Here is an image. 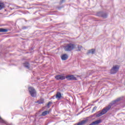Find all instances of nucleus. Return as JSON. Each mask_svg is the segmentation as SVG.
I'll use <instances>...</instances> for the list:
<instances>
[{
    "label": "nucleus",
    "mask_w": 125,
    "mask_h": 125,
    "mask_svg": "<svg viewBox=\"0 0 125 125\" xmlns=\"http://www.w3.org/2000/svg\"><path fill=\"white\" fill-rule=\"evenodd\" d=\"M44 102V100L43 99H41L39 101H38L36 103H38V104H43V103Z\"/></svg>",
    "instance_id": "nucleus-10"
},
{
    "label": "nucleus",
    "mask_w": 125,
    "mask_h": 125,
    "mask_svg": "<svg viewBox=\"0 0 125 125\" xmlns=\"http://www.w3.org/2000/svg\"><path fill=\"white\" fill-rule=\"evenodd\" d=\"M76 47V45H75V44L73 43H69L67 44L64 46V50L65 51H72L73 49H74Z\"/></svg>",
    "instance_id": "nucleus-2"
},
{
    "label": "nucleus",
    "mask_w": 125,
    "mask_h": 125,
    "mask_svg": "<svg viewBox=\"0 0 125 125\" xmlns=\"http://www.w3.org/2000/svg\"><path fill=\"white\" fill-rule=\"evenodd\" d=\"M122 100V98H119L117 100L111 102L107 106L104 107L102 111H100L98 112V114L96 115V117L99 118V117H101V116H103V115H105L106 113H107L108 111L112 108V106H114L117 102H119L120 100Z\"/></svg>",
    "instance_id": "nucleus-1"
},
{
    "label": "nucleus",
    "mask_w": 125,
    "mask_h": 125,
    "mask_svg": "<svg viewBox=\"0 0 125 125\" xmlns=\"http://www.w3.org/2000/svg\"><path fill=\"white\" fill-rule=\"evenodd\" d=\"M28 91L32 97H36L37 96V91L33 87H28Z\"/></svg>",
    "instance_id": "nucleus-3"
},
{
    "label": "nucleus",
    "mask_w": 125,
    "mask_h": 125,
    "mask_svg": "<svg viewBox=\"0 0 125 125\" xmlns=\"http://www.w3.org/2000/svg\"><path fill=\"white\" fill-rule=\"evenodd\" d=\"M61 59L62 60H67L68 59V55L67 54H63L62 56Z\"/></svg>",
    "instance_id": "nucleus-9"
},
{
    "label": "nucleus",
    "mask_w": 125,
    "mask_h": 125,
    "mask_svg": "<svg viewBox=\"0 0 125 125\" xmlns=\"http://www.w3.org/2000/svg\"><path fill=\"white\" fill-rule=\"evenodd\" d=\"M47 114H49V111H45L42 114V116H46Z\"/></svg>",
    "instance_id": "nucleus-15"
},
{
    "label": "nucleus",
    "mask_w": 125,
    "mask_h": 125,
    "mask_svg": "<svg viewBox=\"0 0 125 125\" xmlns=\"http://www.w3.org/2000/svg\"><path fill=\"white\" fill-rule=\"evenodd\" d=\"M23 29H26V28H25V27H23Z\"/></svg>",
    "instance_id": "nucleus-21"
},
{
    "label": "nucleus",
    "mask_w": 125,
    "mask_h": 125,
    "mask_svg": "<svg viewBox=\"0 0 125 125\" xmlns=\"http://www.w3.org/2000/svg\"><path fill=\"white\" fill-rule=\"evenodd\" d=\"M88 54H89V53H91V54H94V53H95V49H92L91 50H89L88 51Z\"/></svg>",
    "instance_id": "nucleus-11"
},
{
    "label": "nucleus",
    "mask_w": 125,
    "mask_h": 125,
    "mask_svg": "<svg viewBox=\"0 0 125 125\" xmlns=\"http://www.w3.org/2000/svg\"><path fill=\"white\" fill-rule=\"evenodd\" d=\"M87 122H88V120L85 119V120L81 121V122H79L77 124H75L74 125H85V124H86Z\"/></svg>",
    "instance_id": "nucleus-8"
},
{
    "label": "nucleus",
    "mask_w": 125,
    "mask_h": 125,
    "mask_svg": "<svg viewBox=\"0 0 125 125\" xmlns=\"http://www.w3.org/2000/svg\"><path fill=\"white\" fill-rule=\"evenodd\" d=\"M61 93L60 92H58L56 95V98H61Z\"/></svg>",
    "instance_id": "nucleus-16"
},
{
    "label": "nucleus",
    "mask_w": 125,
    "mask_h": 125,
    "mask_svg": "<svg viewBox=\"0 0 125 125\" xmlns=\"http://www.w3.org/2000/svg\"><path fill=\"white\" fill-rule=\"evenodd\" d=\"M96 109H97V106H94L93 108L92 112L93 113V112L96 111Z\"/></svg>",
    "instance_id": "nucleus-18"
},
{
    "label": "nucleus",
    "mask_w": 125,
    "mask_h": 125,
    "mask_svg": "<svg viewBox=\"0 0 125 125\" xmlns=\"http://www.w3.org/2000/svg\"><path fill=\"white\" fill-rule=\"evenodd\" d=\"M97 16H99V17H103V18H107L108 15L107 13L104 12H98L96 14Z\"/></svg>",
    "instance_id": "nucleus-4"
},
{
    "label": "nucleus",
    "mask_w": 125,
    "mask_h": 125,
    "mask_svg": "<svg viewBox=\"0 0 125 125\" xmlns=\"http://www.w3.org/2000/svg\"><path fill=\"white\" fill-rule=\"evenodd\" d=\"M8 30L3 29V28H0V33H6V32H8Z\"/></svg>",
    "instance_id": "nucleus-13"
},
{
    "label": "nucleus",
    "mask_w": 125,
    "mask_h": 125,
    "mask_svg": "<svg viewBox=\"0 0 125 125\" xmlns=\"http://www.w3.org/2000/svg\"><path fill=\"white\" fill-rule=\"evenodd\" d=\"M24 66L27 69H29L30 68V64H29V62H25L24 63Z\"/></svg>",
    "instance_id": "nucleus-12"
},
{
    "label": "nucleus",
    "mask_w": 125,
    "mask_h": 125,
    "mask_svg": "<svg viewBox=\"0 0 125 125\" xmlns=\"http://www.w3.org/2000/svg\"><path fill=\"white\" fill-rule=\"evenodd\" d=\"M55 79L57 81H63V80H65V77L63 74L58 75L55 76Z\"/></svg>",
    "instance_id": "nucleus-7"
},
{
    "label": "nucleus",
    "mask_w": 125,
    "mask_h": 125,
    "mask_svg": "<svg viewBox=\"0 0 125 125\" xmlns=\"http://www.w3.org/2000/svg\"><path fill=\"white\" fill-rule=\"evenodd\" d=\"M65 1V0H62L61 1H60V3H63V2H64Z\"/></svg>",
    "instance_id": "nucleus-20"
},
{
    "label": "nucleus",
    "mask_w": 125,
    "mask_h": 125,
    "mask_svg": "<svg viewBox=\"0 0 125 125\" xmlns=\"http://www.w3.org/2000/svg\"><path fill=\"white\" fill-rule=\"evenodd\" d=\"M65 79H67L68 81H77V78L73 75H68L65 77Z\"/></svg>",
    "instance_id": "nucleus-6"
},
{
    "label": "nucleus",
    "mask_w": 125,
    "mask_h": 125,
    "mask_svg": "<svg viewBox=\"0 0 125 125\" xmlns=\"http://www.w3.org/2000/svg\"><path fill=\"white\" fill-rule=\"evenodd\" d=\"M83 46H78V51H81V50L82 49Z\"/></svg>",
    "instance_id": "nucleus-19"
},
{
    "label": "nucleus",
    "mask_w": 125,
    "mask_h": 125,
    "mask_svg": "<svg viewBox=\"0 0 125 125\" xmlns=\"http://www.w3.org/2000/svg\"><path fill=\"white\" fill-rule=\"evenodd\" d=\"M4 3L0 2V10H1V9L4 8Z\"/></svg>",
    "instance_id": "nucleus-14"
},
{
    "label": "nucleus",
    "mask_w": 125,
    "mask_h": 125,
    "mask_svg": "<svg viewBox=\"0 0 125 125\" xmlns=\"http://www.w3.org/2000/svg\"><path fill=\"white\" fill-rule=\"evenodd\" d=\"M119 71V66L118 65L113 66L110 70V74H116Z\"/></svg>",
    "instance_id": "nucleus-5"
},
{
    "label": "nucleus",
    "mask_w": 125,
    "mask_h": 125,
    "mask_svg": "<svg viewBox=\"0 0 125 125\" xmlns=\"http://www.w3.org/2000/svg\"><path fill=\"white\" fill-rule=\"evenodd\" d=\"M51 104H52V102H49L47 104V107L48 108H49L50 105H51Z\"/></svg>",
    "instance_id": "nucleus-17"
}]
</instances>
